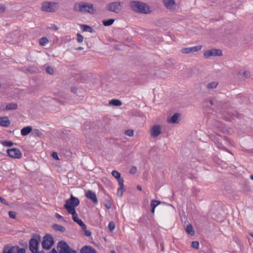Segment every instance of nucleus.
<instances>
[{"instance_id": "1", "label": "nucleus", "mask_w": 253, "mask_h": 253, "mask_svg": "<svg viewBox=\"0 0 253 253\" xmlns=\"http://www.w3.org/2000/svg\"><path fill=\"white\" fill-rule=\"evenodd\" d=\"M74 10L76 11H80L83 13H89L90 14H93L96 11V9L92 3L84 2L75 4L74 5Z\"/></svg>"}, {"instance_id": "2", "label": "nucleus", "mask_w": 253, "mask_h": 253, "mask_svg": "<svg viewBox=\"0 0 253 253\" xmlns=\"http://www.w3.org/2000/svg\"><path fill=\"white\" fill-rule=\"evenodd\" d=\"M130 5L134 11L142 13H148L150 12L149 7L145 3L133 1L130 2Z\"/></svg>"}, {"instance_id": "3", "label": "nucleus", "mask_w": 253, "mask_h": 253, "mask_svg": "<svg viewBox=\"0 0 253 253\" xmlns=\"http://www.w3.org/2000/svg\"><path fill=\"white\" fill-rule=\"evenodd\" d=\"M80 204L79 200L71 195V198L66 200L64 207L68 211H72L75 210V207H77Z\"/></svg>"}, {"instance_id": "4", "label": "nucleus", "mask_w": 253, "mask_h": 253, "mask_svg": "<svg viewBox=\"0 0 253 253\" xmlns=\"http://www.w3.org/2000/svg\"><path fill=\"white\" fill-rule=\"evenodd\" d=\"M41 237L39 235H34L29 241V248L33 253H37Z\"/></svg>"}, {"instance_id": "5", "label": "nucleus", "mask_w": 253, "mask_h": 253, "mask_svg": "<svg viewBox=\"0 0 253 253\" xmlns=\"http://www.w3.org/2000/svg\"><path fill=\"white\" fill-rule=\"evenodd\" d=\"M112 174L118 180L119 184V187L118 188V193L120 194L121 196H122L123 193L125 191L124 179L122 177H121L120 173L117 170H113L112 172Z\"/></svg>"}, {"instance_id": "6", "label": "nucleus", "mask_w": 253, "mask_h": 253, "mask_svg": "<svg viewBox=\"0 0 253 253\" xmlns=\"http://www.w3.org/2000/svg\"><path fill=\"white\" fill-rule=\"evenodd\" d=\"M57 7V3L45 1L42 3L41 9L44 11L53 12L55 11Z\"/></svg>"}, {"instance_id": "7", "label": "nucleus", "mask_w": 253, "mask_h": 253, "mask_svg": "<svg viewBox=\"0 0 253 253\" xmlns=\"http://www.w3.org/2000/svg\"><path fill=\"white\" fill-rule=\"evenodd\" d=\"M54 244V239L52 236L49 234L45 235L42 243L43 249L45 250L50 249Z\"/></svg>"}, {"instance_id": "8", "label": "nucleus", "mask_w": 253, "mask_h": 253, "mask_svg": "<svg viewBox=\"0 0 253 253\" xmlns=\"http://www.w3.org/2000/svg\"><path fill=\"white\" fill-rule=\"evenodd\" d=\"M3 253H26V251L17 246L10 247L7 245L4 247Z\"/></svg>"}, {"instance_id": "9", "label": "nucleus", "mask_w": 253, "mask_h": 253, "mask_svg": "<svg viewBox=\"0 0 253 253\" xmlns=\"http://www.w3.org/2000/svg\"><path fill=\"white\" fill-rule=\"evenodd\" d=\"M57 249L60 253H76V251L71 249L68 244L64 241L59 242Z\"/></svg>"}, {"instance_id": "10", "label": "nucleus", "mask_w": 253, "mask_h": 253, "mask_svg": "<svg viewBox=\"0 0 253 253\" xmlns=\"http://www.w3.org/2000/svg\"><path fill=\"white\" fill-rule=\"evenodd\" d=\"M21 36V33L19 31H15L9 34L6 37L5 41L7 42L16 43L19 41V38Z\"/></svg>"}, {"instance_id": "11", "label": "nucleus", "mask_w": 253, "mask_h": 253, "mask_svg": "<svg viewBox=\"0 0 253 253\" xmlns=\"http://www.w3.org/2000/svg\"><path fill=\"white\" fill-rule=\"evenodd\" d=\"M123 5V2H113L107 5V8L110 11L118 13L121 10Z\"/></svg>"}, {"instance_id": "12", "label": "nucleus", "mask_w": 253, "mask_h": 253, "mask_svg": "<svg viewBox=\"0 0 253 253\" xmlns=\"http://www.w3.org/2000/svg\"><path fill=\"white\" fill-rule=\"evenodd\" d=\"M6 152L9 157L13 159H20L22 157L21 152L17 148L8 149Z\"/></svg>"}, {"instance_id": "13", "label": "nucleus", "mask_w": 253, "mask_h": 253, "mask_svg": "<svg viewBox=\"0 0 253 253\" xmlns=\"http://www.w3.org/2000/svg\"><path fill=\"white\" fill-rule=\"evenodd\" d=\"M222 54V51L217 49H212L208 50L204 52V55L205 57L209 58L211 56H220Z\"/></svg>"}, {"instance_id": "14", "label": "nucleus", "mask_w": 253, "mask_h": 253, "mask_svg": "<svg viewBox=\"0 0 253 253\" xmlns=\"http://www.w3.org/2000/svg\"><path fill=\"white\" fill-rule=\"evenodd\" d=\"M85 197L90 199L95 204H98V200L95 192L91 190H88L85 193Z\"/></svg>"}, {"instance_id": "15", "label": "nucleus", "mask_w": 253, "mask_h": 253, "mask_svg": "<svg viewBox=\"0 0 253 253\" xmlns=\"http://www.w3.org/2000/svg\"><path fill=\"white\" fill-rule=\"evenodd\" d=\"M161 133V127L160 125H154L150 129V134L152 137L159 135Z\"/></svg>"}, {"instance_id": "16", "label": "nucleus", "mask_w": 253, "mask_h": 253, "mask_svg": "<svg viewBox=\"0 0 253 253\" xmlns=\"http://www.w3.org/2000/svg\"><path fill=\"white\" fill-rule=\"evenodd\" d=\"M250 73L248 71H246L244 70V69H241L237 76L239 78L241 79H247L250 77Z\"/></svg>"}, {"instance_id": "17", "label": "nucleus", "mask_w": 253, "mask_h": 253, "mask_svg": "<svg viewBox=\"0 0 253 253\" xmlns=\"http://www.w3.org/2000/svg\"><path fill=\"white\" fill-rule=\"evenodd\" d=\"M163 3L167 8L170 10H173L175 2L174 0H163Z\"/></svg>"}, {"instance_id": "18", "label": "nucleus", "mask_w": 253, "mask_h": 253, "mask_svg": "<svg viewBox=\"0 0 253 253\" xmlns=\"http://www.w3.org/2000/svg\"><path fill=\"white\" fill-rule=\"evenodd\" d=\"M81 253H96V251L90 246H84L81 250Z\"/></svg>"}, {"instance_id": "19", "label": "nucleus", "mask_w": 253, "mask_h": 253, "mask_svg": "<svg viewBox=\"0 0 253 253\" xmlns=\"http://www.w3.org/2000/svg\"><path fill=\"white\" fill-rule=\"evenodd\" d=\"M179 117V114L175 113L171 117L168 118L167 122L169 123H177L178 122Z\"/></svg>"}, {"instance_id": "20", "label": "nucleus", "mask_w": 253, "mask_h": 253, "mask_svg": "<svg viewBox=\"0 0 253 253\" xmlns=\"http://www.w3.org/2000/svg\"><path fill=\"white\" fill-rule=\"evenodd\" d=\"M17 108V104L15 103H11L7 104L5 108L1 109V110H13Z\"/></svg>"}, {"instance_id": "21", "label": "nucleus", "mask_w": 253, "mask_h": 253, "mask_svg": "<svg viewBox=\"0 0 253 253\" xmlns=\"http://www.w3.org/2000/svg\"><path fill=\"white\" fill-rule=\"evenodd\" d=\"M32 130V127L30 126H26L21 130V134L23 136H26L29 134Z\"/></svg>"}, {"instance_id": "22", "label": "nucleus", "mask_w": 253, "mask_h": 253, "mask_svg": "<svg viewBox=\"0 0 253 253\" xmlns=\"http://www.w3.org/2000/svg\"><path fill=\"white\" fill-rule=\"evenodd\" d=\"M10 124V121L6 117H1V126H8Z\"/></svg>"}, {"instance_id": "23", "label": "nucleus", "mask_w": 253, "mask_h": 253, "mask_svg": "<svg viewBox=\"0 0 253 253\" xmlns=\"http://www.w3.org/2000/svg\"><path fill=\"white\" fill-rule=\"evenodd\" d=\"M185 230L186 232L191 236H194L195 234L194 230L191 224H189L187 225Z\"/></svg>"}, {"instance_id": "24", "label": "nucleus", "mask_w": 253, "mask_h": 253, "mask_svg": "<svg viewBox=\"0 0 253 253\" xmlns=\"http://www.w3.org/2000/svg\"><path fill=\"white\" fill-rule=\"evenodd\" d=\"M109 104L115 106H120L122 104V102L120 100L116 99L111 100L109 101Z\"/></svg>"}, {"instance_id": "25", "label": "nucleus", "mask_w": 253, "mask_h": 253, "mask_svg": "<svg viewBox=\"0 0 253 253\" xmlns=\"http://www.w3.org/2000/svg\"><path fill=\"white\" fill-rule=\"evenodd\" d=\"M115 20L113 19H109L108 20H104L102 21L103 24L105 26H109L113 24Z\"/></svg>"}, {"instance_id": "26", "label": "nucleus", "mask_w": 253, "mask_h": 253, "mask_svg": "<svg viewBox=\"0 0 253 253\" xmlns=\"http://www.w3.org/2000/svg\"><path fill=\"white\" fill-rule=\"evenodd\" d=\"M49 41L47 38L45 37L42 38L39 40V43L42 46L46 45L48 43Z\"/></svg>"}, {"instance_id": "27", "label": "nucleus", "mask_w": 253, "mask_h": 253, "mask_svg": "<svg viewBox=\"0 0 253 253\" xmlns=\"http://www.w3.org/2000/svg\"><path fill=\"white\" fill-rule=\"evenodd\" d=\"M53 228L56 230L60 231L62 232H64L65 230V227L61 225L54 224L53 225Z\"/></svg>"}, {"instance_id": "28", "label": "nucleus", "mask_w": 253, "mask_h": 253, "mask_svg": "<svg viewBox=\"0 0 253 253\" xmlns=\"http://www.w3.org/2000/svg\"><path fill=\"white\" fill-rule=\"evenodd\" d=\"M68 212L69 214H72V218L75 222H76V220H78L79 219L78 217V214L77 213L76 211H68Z\"/></svg>"}, {"instance_id": "29", "label": "nucleus", "mask_w": 253, "mask_h": 253, "mask_svg": "<svg viewBox=\"0 0 253 253\" xmlns=\"http://www.w3.org/2000/svg\"><path fill=\"white\" fill-rule=\"evenodd\" d=\"M202 46L201 45H198L190 47L191 53L198 51L202 49Z\"/></svg>"}, {"instance_id": "30", "label": "nucleus", "mask_w": 253, "mask_h": 253, "mask_svg": "<svg viewBox=\"0 0 253 253\" xmlns=\"http://www.w3.org/2000/svg\"><path fill=\"white\" fill-rule=\"evenodd\" d=\"M218 84V83L216 82H213L208 84L207 87L209 89L215 88Z\"/></svg>"}, {"instance_id": "31", "label": "nucleus", "mask_w": 253, "mask_h": 253, "mask_svg": "<svg viewBox=\"0 0 253 253\" xmlns=\"http://www.w3.org/2000/svg\"><path fill=\"white\" fill-rule=\"evenodd\" d=\"M161 203L160 201L155 200H152L151 201L150 206L151 208H156L157 206H158Z\"/></svg>"}, {"instance_id": "32", "label": "nucleus", "mask_w": 253, "mask_h": 253, "mask_svg": "<svg viewBox=\"0 0 253 253\" xmlns=\"http://www.w3.org/2000/svg\"><path fill=\"white\" fill-rule=\"evenodd\" d=\"M1 143L4 146L11 147L13 145V143L11 141H4L1 142Z\"/></svg>"}, {"instance_id": "33", "label": "nucleus", "mask_w": 253, "mask_h": 253, "mask_svg": "<svg viewBox=\"0 0 253 253\" xmlns=\"http://www.w3.org/2000/svg\"><path fill=\"white\" fill-rule=\"evenodd\" d=\"M76 222L80 225V226L82 228V229H85L86 228V225L84 224V223L81 219H79L78 220L76 221Z\"/></svg>"}, {"instance_id": "34", "label": "nucleus", "mask_w": 253, "mask_h": 253, "mask_svg": "<svg viewBox=\"0 0 253 253\" xmlns=\"http://www.w3.org/2000/svg\"><path fill=\"white\" fill-rule=\"evenodd\" d=\"M108 227L111 231H113L115 228V224L114 222L113 221L110 222Z\"/></svg>"}, {"instance_id": "35", "label": "nucleus", "mask_w": 253, "mask_h": 253, "mask_svg": "<svg viewBox=\"0 0 253 253\" xmlns=\"http://www.w3.org/2000/svg\"><path fill=\"white\" fill-rule=\"evenodd\" d=\"M181 52L184 54H188L191 53L190 47L182 48L181 49Z\"/></svg>"}, {"instance_id": "36", "label": "nucleus", "mask_w": 253, "mask_h": 253, "mask_svg": "<svg viewBox=\"0 0 253 253\" xmlns=\"http://www.w3.org/2000/svg\"><path fill=\"white\" fill-rule=\"evenodd\" d=\"M191 247L193 248L198 249L199 247V243L198 241H193L191 243Z\"/></svg>"}, {"instance_id": "37", "label": "nucleus", "mask_w": 253, "mask_h": 253, "mask_svg": "<svg viewBox=\"0 0 253 253\" xmlns=\"http://www.w3.org/2000/svg\"><path fill=\"white\" fill-rule=\"evenodd\" d=\"M82 29L84 31H90V30L91 29L90 27L85 25H81Z\"/></svg>"}, {"instance_id": "38", "label": "nucleus", "mask_w": 253, "mask_h": 253, "mask_svg": "<svg viewBox=\"0 0 253 253\" xmlns=\"http://www.w3.org/2000/svg\"><path fill=\"white\" fill-rule=\"evenodd\" d=\"M77 41L78 42H83L84 37L82 35H81L79 33H78L77 34Z\"/></svg>"}, {"instance_id": "39", "label": "nucleus", "mask_w": 253, "mask_h": 253, "mask_svg": "<svg viewBox=\"0 0 253 253\" xmlns=\"http://www.w3.org/2000/svg\"><path fill=\"white\" fill-rule=\"evenodd\" d=\"M125 134L129 136H132L133 135L134 132L132 129H127L125 131Z\"/></svg>"}, {"instance_id": "40", "label": "nucleus", "mask_w": 253, "mask_h": 253, "mask_svg": "<svg viewBox=\"0 0 253 253\" xmlns=\"http://www.w3.org/2000/svg\"><path fill=\"white\" fill-rule=\"evenodd\" d=\"M8 214L11 218L14 219L16 218V213L15 211H10L8 212Z\"/></svg>"}, {"instance_id": "41", "label": "nucleus", "mask_w": 253, "mask_h": 253, "mask_svg": "<svg viewBox=\"0 0 253 253\" xmlns=\"http://www.w3.org/2000/svg\"><path fill=\"white\" fill-rule=\"evenodd\" d=\"M46 71L48 74H52L53 73V70L50 67H47L46 68Z\"/></svg>"}, {"instance_id": "42", "label": "nucleus", "mask_w": 253, "mask_h": 253, "mask_svg": "<svg viewBox=\"0 0 253 253\" xmlns=\"http://www.w3.org/2000/svg\"><path fill=\"white\" fill-rule=\"evenodd\" d=\"M83 231H84V235L86 237H89L91 235V232L89 231L86 230V228L85 229H82Z\"/></svg>"}, {"instance_id": "43", "label": "nucleus", "mask_w": 253, "mask_h": 253, "mask_svg": "<svg viewBox=\"0 0 253 253\" xmlns=\"http://www.w3.org/2000/svg\"><path fill=\"white\" fill-rule=\"evenodd\" d=\"M48 28L54 31H57L58 29V27L54 24H52L50 27H48Z\"/></svg>"}, {"instance_id": "44", "label": "nucleus", "mask_w": 253, "mask_h": 253, "mask_svg": "<svg viewBox=\"0 0 253 253\" xmlns=\"http://www.w3.org/2000/svg\"><path fill=\"white\" fill-rule=\"evenodd\" d=\"M52 156L54 159H55L56 160H59V157H58V154L56 152H53L52 153Z\"/></svg>"}, {"instance_id": "45", "label": "nucleus", "mask_w": 253, "mask_h": 253, "mask_svg": "<svg viewBox=\"0 0 253 253\" xmlns=\"http://www.w3.org/2000/svg\"><path fill=\"white\" fill-rule=\"evenodd\" d=\"M136 171V168L135 167H133L132 168L130 169V172L131 173H134Z\"/></svg>"}, {"instance_id": "46", "label": "nucleus", "mask_w": 253, "mask_h": 253, "mask_svg": "<svg viewBox=\"0 0 253 253\" xmlns=\"http://www.w3.org/2000/svg\"><path fill=\"white\" fill-rule=\"evenodd\" d=\"M56 217H57L58 218H59V219H62V216L61 215H59V214H58V213H57V214H56Z\"/></svg>"}, {"instance_id": "47", "label": "nucleus", "mask_w": 253, "mask_h": 253, "mask_svg": "<svg viewBox=\"0 0 253 253\" xmlns=\"http://www.w3.org/2000/svg\"><path fill=\"white\" fill-rule=\"evenodd\" d=\"M0 9H1V11H4L5 10V7L4 6H3L1 5Z\"/></svg>"}, {"instance_id": "48", "label": "nucleus", "mask_w": 253, "mask_h": 253, "mask_svg": "<svg viewBox=\"0 0 253 253\" xmlns=\"http://www.w3.org/2000/svg\"><path fill=\"white\" fill-rule=\"evenodd\" d=\"M137 189H138L140 191H141L142 190V188H141V186H140V185H137Z\"/></svg>"}, {"instance_id": "49", "label": "nucleus", "mask_w": 253, "mask_h": 253, "mask_svg": "<svg viewBox=\"0 0 253 253\" xmlns=\"http://www.w3.org/2000/svg\"><path fill=\"white\" fill-rule=\"evenodd\" d=\"M105 207L107 208V209H110L111 208V204H106L105 205Z\"/></svg>"}, {"instance_id": "50", "label": "nucleus", "mask_w": 253, "mask_h": 253, "mask_svg": "<svg viewBox=\"0 0 253 253\" xmlns=\"http://www.w3.org/2000/svg\"><path fill=\"white\" fill-rule=\"evenodd\" d=\"M0 201H1V203L6 204L5 202V200L4 199H3V198H1Z\"/></svg>"}, {"instance_id": "51", "label": "nucleus", "mask_w": 253, "mask_h": 253, "mask_svg": "<svg viewBox=\"0 0 253 253\" xmlns=\"http://www.w3.org/2000/svg\"><path fill=\"white\" fill-rule=\"evenodd\" d=\"M155 208H151V212L152 213H154Z\"/></svg>"}, {"instance_id": "52", "label": "nucleus", "mask_w": 253, "mask_h": 253, "mask_svg": "<svg viewBox=\"0 0 253 253\" xmlns=\"http://www.w3.org/2000/svg\"><path fill=\"white\" fill-rule=\"evenodd\" d=\"M50 253H57V252L55 251V249H53Z\"/></svg>"}, {"instance_id": "53", "label": "nucleus", "mask_w": 253, "mask_h": 253, "mask_svg": "<svg viewBox=\"0 0 253 253\" xmlns=\"http://www.w3.org/2000/svg\"><path fill=\"white\" fill-rule=\"evenodd\" d=\"M250 178L252 180H253V175H250Z\"/></svg>"}, {"instance_id": "54", "label": "nucleus", "mask_w": 253, "mask_h": 253, "mask_svg": "<svg viewBox=\"0 0 253 253\" xmlns=\"http://www.w3.org/2000/svg\"><path fill=\"white\" fill-rule=\"evenodd\" d=\"M250 235L252 237H253V233H250Z\"/></svg>"}, {"instance_id": "55", "label": "nucleus", "mask_w": 253, "mask_h": 253, "mask_svg": "<svg viewBox=\"0 0 253 253\" xmlns=\"http://www.w3.org/2000/svg\"><path fill=\"white\" fill-rule=\"evenodd\" d=\"M111 253H115L114 251L111 252Z\"/></svg>"}]
</instances>
